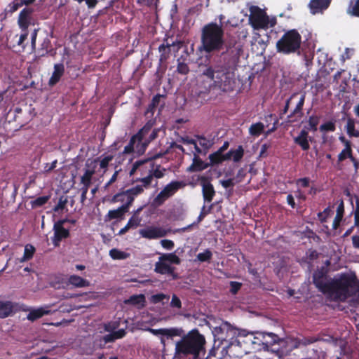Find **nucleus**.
Returning a JSON list of instances; mask_svg holds the SVG:
<instances>
[{
    "label": "nucleus",
    "mask_w": 359,
    "mask_h": 359,
    "mask_svg": "<svg viewBox=\"0 0 359 359\" xmlns=\"http://www.w3.org/2000/svg\"><path fill=\"white\" fill-rule=\"evenodd\" d=\"M243 53V46L235 43L226 47L220 57L214 63L200 65L201 76L210 82V88L222 92H231L234 89L236 63Z\"/></svg>",
    "instance_id": "f257e3e1"
},
{
    "label": "nucleus",
    "mask_w": 359,
    "mask_h": 359,
    "mask_svg": "<svg viewBox=\"0 0 359 359\" xmlns=\"http://www.w3.org/2000/svg\"><path fill=\"white\" fill-rule=\"evenodd\" d=\"M327 297L337 302H346L350 299L352 304L359 305V280L355 273H341L330 278Z\"/></svg>",
    "instance_id": "f03ea898"
},
{
    "label": "nucleus",
    "mask_w": 359,
    "mask_h": 359,
    "mask_svg": "<svg viewBox=\"0 0 359 359\" xmlns=\"http://www.w3.org/2000/svg\"><path fill=\"white\" fill-rule=\"evenodd\" d=\"M225 43L224 29L222 25L209 22L201 29L199 50L206 53L219 52Z\"/></svg>",
    "instance_id": "7ed1b4c3"
},
{
    "label": "nucleus",
    "mask_w": 359,
    "mask_h": 359,
    "mask_svg": "<svg viewBox=\"0 0 359 359\" xmlns=\"http://www.w3.org/2000/svg\"><path fill=\"white\" fill-rule=\"evenodd\" d=\"M205 337L198 329H193L176 343L175 354L182 356L192 355L198 358L200 353L205 351Z\"/></svg>",
    "instance_id": "20e7f679"
},
{
    "label": "nucleus",
    "mask_w": 359,
    "mask_h": 359,
    "mask_svg": "<svg viewBox=\"0 0 359 359\" xmlns=\"http://www.w3.org/2000/svg\"><path fill=\"white\" fill-rule=\"evenodd\" d=\"M302 36L295 29H290L284 33L276 43L278 53L284 55L300 54Z\"/></svg>",
    "instance_id": "39448f33"
},
{
    "label": "nucleus",
    "mask_w": 359,
    "mask_h": 359,
    "mask_svg": "<svg viewBox=\"0 0 359 359\" xmlns=\"http://www.w3.org/2000/svg\"><path fill=\"white\" fill-rule=\"evenodd\" d=\"M249 20L252 27L257 30L267 29L269 25V18L266 12L259 6H253L250 8Z\"/></svg>",
    "instance_id": "423d86ee"
},
{
    "label": "nucleus",
    "mask_w": 359,
    "mask_h": 359,
    "mask_svg": "<svg viewBox=\"0 0 359 359\" xmlns=\"http://www.w3.org/2000/svg\"><path fill=\"white\" fill-rule=\"evenodd\" d=\"M140 189L137 187H132L127 190L120 191L113 196L111 203H122V207H126L129 210L132 205L135 198L139 196Z\"/></svg>",
    "instance_id": "0eeeda50"
},
{
    "label": "nucleus",
    "mask_w": 359,
    "mask_h": 359,
    "mask_svg": "<svg viewBox=\"0 0 359 359\" xmlns=\"http://www.w3.org/2000/svg\"><path fill=\"white\" fill-rule=\"evenodd\" d=\"M185 184L181 181H172L168 184L155 197L154 202L157 205H162L168 198L173 196Z\"/></svg>",
    "instance_id": "6e6552de"
},
{
    "label": "nucleus",
    "mask_w": 359,
    "mask_h": 359,
    "mask_svg": "<svg viewBox=\"0 0 359 359\" xmlns=\"http://www.w3.org/2000/svg\"><path fill=\"white\" fill-rule=\"evenodd\" d=\"M161 156V154H155L151 157L144 159L136 161L132 166L129 172L130 176H133L136 172H140L141 177L146 176L149 173L150 169V163H153V160Z\"/></svg>",
    "instance_id": "1a4fd4ad"
},
{
    "label": "nucleus",
    "mask_w": 359,
    "mask_h": 359,
    "mask_svg": "<svg viewBox=\"0 0 359 359\" xmlns=\"http://www.w3.org/2000/svg\"><path fill=\"white\" fill-rule=\"evenodd\" d=\"M67 221H69L68 219H59L53 225L54 236L52 238V242L55 247L59 246L60 242L70 235L69 230L63 226Z\"/></svg>",
    "instance_id": "9d476101"
},
{
    "label": "nucleus",
    "mask_w": 359,
    "mask_h": 359,
    "mask_svg": "<svg viewBox=\"0 0 359 359\" xmlns=\"http://www.w3.org/2000/svg\"><path fill=\"white\" fill-rule=\"evenodd\" d=\"M313 283L319 292L326 295L330 287V279L323 270H317L313 273Z\"/></svg>",
    "instance_id": "9b49d317"
},
{
    "label": "nucleus",
    "mask_w": 359,
    "mask_h": 359,
    "mask_svg": "<svg viewBox=\"0 0 359 359\" xmlns=\"http://www.w3.org/2000/svg\"><path fill=\"white\" fill-rule=\"evenodd\" d=\"M313 283L319 292L326 295L330 287V279L323 270H317L313 273Z\"/></svg>",
    "instance_id": "f8f14e48"
},
{
    "label": "nucleus",
    "mask_w": 359,
    "mask_h": 359,
    "mask_svg": "<svg viewBox=\"0 0 359 359\" xmlns=\"http://www.w3.org/2000/svg\"><path fill=\"white\" fill-rule=\"evenodd\" d=\"M142 237L147 239H156L167 235L168 231L160 226H148L139 231Z\"/></svg>",
    "instance_id": "ddd939ff"
},
{
    "label": "nucleus",
    "mask_w": 359,
    "mask_h": 359,
    "mask_svg": "<svg viewBox=\"0 0 359 359\" xmlns=\"http://www.w3.org/2000/svg\"><path fill=\"white\" fill-rule=\"evenodd\" d=\"M200 184L202 187L203 197L205 201L211 202L215 196V191L213 185L210 183V179L205 176L198 177Z\"/></svg>",
    "instance_id": "4468645a"
},
{
    "label": "nucleus",
    "mask_w": 359,
    "mask_h": 359,
    "mask_svg": "<svg viewBox=\"0 0 359 359\" xmlns=\"http://www.w3.org/2000/svg\"><path fill=\"white\" fill-rule=\"evenodd\" d=\"M306 95L303 93L300 95L299 100L294 110L287 115V121L288 123H294L299 121L303 116V107L305 102Z\"/></svg>",
    "instance_id": "2eb2a0df"
},
{
    "label": "nucleus",
    "mask_w": 359,
    "mask_h": 359,
    "mask_svg": "<svg viewBox=\"0 0 359 359\" xmlns=\"http://www.w3.org/2000/svg\"><path fill=\"white\" fill-rule=\"evenodd\" d=\"M175 268L174 266H170L165 261H161L159 259L158 261L155 264L154 271L156 273L161 275H169L172 278L173 280L178 278V275L177 273H175Z\"/></svg>",
    "instance_id": "dca6fc26"
},
{
    "label": "nucleus",
    "mask_w": 359,
    "mask_h": 359,
    "mask_svg": "<svg viewBox=\"0 0 359 359\" xmlns=\"http://www.w3.org/2000/svg\"><path fill=\"white\" fill-rule=\"evenodd\" d=\"M148 330L155 336L163 335L166 336L167 337H181L183 334L182 329L176 327L160 329L149 328Z\"/></svg>",
    "instance_id": "f3484780"
},
{
    "label": "nucleus",
    "mask_w": 359,
    "mask_h": 359,
    "mask_svg": "<svg viewBox=\"0 0 359 359\" xmlns=\"http://www.w3.org/2000/svg\"><path fill=\"white\" fill-rule=\"evenodd\" d=\"M34 12L31 8H25L19 13L18 24L21 30H27L30 25V16Z\"/></svg>",
    "instance_id": "a211bd4d"
},
{
    "label": "nucleus",
    "mask_w": 359,
    "mask_h": 359,
    "mask_svg": "<svg viewBox=\"0 0 359 359\" xmlns=\"http://www.w3.org/2000/svg\"><path fill=\"white\" fill-rule=\"evenodd\" d=\"M330 3L331 0H311L309 6L311 13L316 14L326 10Z\"/></svg>",
    "instance_id": "6ab92c4d"
},
{
    "label": "nucleus",
    "mask_w": 359,
    "mask_h": 359,
    "mask_svg": "<svg viewBox=\"0 0 359 359\" xmlns=\"http://www.w3.org/2000/svg\"><path fill=\"white\" fill-rule=\"evenodd\" d=\"M294 142L299 146L303 151H308L310 149L309 142V131L303 129L299 134L294 138Z\"/></svg>",
    "instance_id": "aec40b11"
},
{
    "label": "nucleus",
    "mask_w": 359,
    "mask_h": 359,
    "mask_svg": "<svg viewBox=\"0 0 359 359\" xmlns=\"http://www.w3.org/2000/svg\"><path fill=\"white\" fill-rule=\"evenodd\" d=\"M65 73V66L62 63H57L54 65V70L48 81V85L50 86H53L57 84L61 77L63 76Z\"/></svg>",
    "instance_id": "412c9836"
},
{
    "label": "nucleus",
    "mask_w": 359,
    "mask_h": 359,
    "mask_svg": "<svg viewBox=\"0 0 359 359\" xmlns=\"http://www.w3.org/2000/svg\"><path fill=\"white\" fill-rule=\"evenodd\" d=\"M208 166V163H205L197 154H194L193 162L187 168V172H194L205 170Z\"/></svg>",
    "instance_id": "4be33fe9"
},
{
    "label": "nucleus",
    "mask_w": 359,
    "mask_h": 359,
    "mask_svg": "<svg viewBox=\"0 0 359 359\" xmlns=\"http://www.w3.org/2000/svg\"><path fill=\"white\" fill-rule=\"evenodd\" d=\"M151 129V126L149 123H147L142 129L138 131L137 134L131 137L128 144L134 147L136 141L142 142L145 136L150 132Z\"/></svg>",
    "instance_id": "5701e85b"
},
{
    "label": "nucleus",
    "mask_w": 359,
    "mask_h": 359,
    "mask_svg": "<svg viewBox=\"0 0 359 359\" xmlns=\"http://www.w3.org/2000/svg\"><path fill=\"white\" fill-rule=\"evenodd\" d=\"M153 180L151 179V176L149 174L146 176L137 177L133 180L134 182H140V184H137L134 187H137L140 189V191L139 193V196L143 194L144 189H148L151 187Z\"/></svg>",
    "instance_id": "b1692460"
},
{
    "label": "nucleus",
    "mask_w": 359,
    "mask_h": 359,
    "mask_svg": "<svg viewBox=\"0 0 359 359\" xmlns=\"http://www.w3.org/2000/svg\"><path fill=\"white\" fill-rule=\"evenodd\" d=\"M128 211L126 207L120 206L116 210H110L106 215L104 221L108 222L114 219H122L126 212Z\"/></svg>",
    "instance_id": "393cba45"
},
{
    "label": "nucleus",
    "mask_w": 359,
    "mask_h": 359,
    "mask_svg": "<svg viewBox=\"0 0 359 359\" xmlns=\"http://www.w3.org/2000/svg\"><path fill=\"white\" fill-rule=\"evenodd\" d=\"M95 173V166L92 169H86L83 175L81 177V184H82L81 188L89 189L92 184L93 177Z\"/></svg>",
    "instance_id": "a878e982"
},
{
    "label": "nucleus",
    "mask_w": 359,
    "mask_h": 359,
    "mask_svg": "<svg viewBox=\"0 0 359 359\" xmlns=\"http://www.w3.org/2000/svg\"><path fill=\"white\" fill-rule=\"evenodd\" d=\"M145 296L142 294H134L125 301L126 304L137 306L138 309H142L145 306Z\"/></svg>",
    "instance_id": "bb28decb"
},
{
    "label": "nucleus",
    "mask_w": 359,
    "mask_h": 359,
    "mask_svg": "<svg viewBox=\"0 0 359 359\" xmlns=\"http://www.w3.org/2000/svg\"><path fill=\"white\" fill-rule=\"evenodd\" d=\"M68 283L76 287H85L90 285V282L77 275H71L68 278Z\"/></svg>",
    "instance_id": "cd10ccee"
},
{
    "label": "nucleus",
    "mask_w": 359,
    "mask_h": 359,
    "mask_svg": "<svg viewBox=\"0 0 359 359\" xmlns=\"http://www.w3.org/2000/svg\"><path fill=\"white\" fill-rule=\"evenodd\" d=\"M165 169L162 168L161 165H155L154 162L150 163V169L149 170V175L151 176V179L154 178L161 179L165 175Z\"/></svg>",
    "instance_id": "c85d7f7f"
},
{
    "label": "nucleus",
    "mask_w": 359,
    "mask_h": 359,
    "mask_svg": "<svg viewBox=\"0 0 359 359\" xmlns=\"http://www.w3.org/2000/svg\"><path fill=\"white\" fill-rule=\"evenodd\" d=\"M175 43H172V44H170L168 43H162L158 47V51L160 53L159 56V60L161 62H165L170 57V47L172 46H174Z\"/></svg>",
    "instance_id": "c756f323"
},
{
    "label": "nucleus",
    "mask_w": 359,
    "mask_h": 359,
    "mask_svg": "<svg viewBox=\"0 0 359 359\" xmlns=\"http://www.w3.org/2000/svg\"><path fill=\"white\" fill-rule=\"evenodd\" d=\"M13 310V303L10 301L0 302V318L9 316Z\"/></svg>",
    "instance_id": "7c9ffc66"
},
{
    "label": "nucleus",
    "mask_w": 359,
    "mask_h": 359,
    "mask_svg": "<svg viewBox=\"0 0 359 359\" xmlns=\"http://www.w3.org/2000/svg\"><path fill=\"white\" fill-rule=\"evenodd\" d=\"M161 261H165L166 263L170 264L179 265L181 263L180 258L175 253H165L159 257Z\"/></svg>",
    "instance_id": "2f4dec72"
},
{
    "label": "nucleus",
    "mask_w": 359,
    "mask_h": 359,
    "mask_svg": "<svg viewBox=\"0 0 359 359\" xmlns=\"http://www.w3.org/2000/svg\"><path fill=\"white\" fill-rule=\"evenodd\" d=\"M165 97V95L161 94H156V95H154L151 100V103L148 105L146 114H151V115H153L156 109L160 104L161 99Z\"/></svg>",
    "instance_id": "473e14b6"
},
{
    "label": "nucleus",
    "mask_w": 359,
    "mask_h": 359,
    "mask_svg": "<svg viewBox=\"0 0 359 359\" xmlns=\"http://www.w3.org/2000/svg\"><path fill=\"white\" fill-rule=\"evenodd\" d=\"M49 313L48 311L44 310L42 308H39L37 309H34L29 311V313L27 315V319L32 322L35 321L41 317H43L44 315H46Z\"/></svg>",
    "instance_id": "72a5a7b5"
},
{
    "label": "nucleus",
    "mask_w": 359,
    "mask_h": 359,
    "mask_svg": "<svg viewBox=\"0 0 359 359\" xmlns=\"http://www.w3.org/2000/svg\"><path fill=\"white\" fill-rule=\"evenodd\" d=\"M35 251L36 249L32 245L27 244L25 246L24 255L20 259V262L22 263L32 259L35 253Z\"/></svg>",
    "instance_id": "f704fd0d"
},
{
    "label": "nucleus",
    "mask_w": 359,
    "mask_h": 359,
    "mask_svg": "<svg viewBox=\"0 0 359 359\" xmlns=\"http://www.w3.org/2000/svg\"><path fill=\"white\" fill-rule=\"evenodd\" d=\"M110 257L114 260L126 259L130 257V254L116 248H113L109 250Z\"/></svg>",
    "instance_id": "c9c22d12"
},
{
    "label": "nucleus",
    "mask_w": 359,
    "mask_h": 359,
    "mask_svg": "<svg viewBox=\"0 0 359 359\" xmlns=\"http://www.w3.org/2000/svg\"><path fill=\"white\" fill-rule=\"evenodd\" d=\"M198 140V144L199 146L203 149V154H206L208 151L211 148L212 146V142L211 140L207 139L203 135H197L196 136Z\"/></svg>",
    "instance_id": "e433bc0d"
},
{
    "label": "nucleus",
    "mask_w": 359,
    "mask_h": 359,
    "mask_svg": "<svg viewBox=\"0 0 359 359\" xmlns=\"http://www.w3.org/2000/svg\"><path fill=\"white\" fill-rule=\"evenodd\" d=\"M355 120L352 118H348L346 126V133L351 137H358L359 132L355 128Z\"/></svg>",
    "instance_id": "4c0bfd02"
},
{
    "label": "nucleus",
    "mask_w": 359,
    "mask_h": 359,
    "mask_svg": "<svg viewBox=\"0 0 359 359\" xmlns=\"http://www.w3.org/2000/svg\"><path fill=\"white\" fill-rule=\"evenodd\" d=\"M264 125L261 122H258L250 126L249 132L251 135L258 137L264 132Z\"/></svg>",
    "instance_id": "58836bf2"
},
{
    "label": "nucleus",
    "mask_w": 359,
    "mask_h": 359,
    "mask_svg": "<svg viewBox=\"0 0 359 359\" xmlns=\"http://www.w3.org/2000/svg\"><path fill=\"white\" fill-rule=\"evenodd\" d=\"M353 154V149L352 146H347L345 147L341 151L339 154L337 158V161L339 163L343 162L347 158H349L351 157V155Z\"/></svg>",
    "instance_id": "ea45409f"
},
{
    "label": "nucleus",
    "mask_w": 359,
    "mask_h": 359,
    "mask_svg": "<svg viewBox=\"0 0 359 359\" xmlns=\"http://www.w3.org/2000/svg\"><path fill=\"white\" fill-rule=\"evenodd\" d=\"M320 118L318 116L312 115L309 117L308 123L309 127H305L304 129L316 132L318 130V125L319 123Z\"/></svg>",
    "instance_id": "a19ab883"
},
{
    "label": "nucleus",
    "mask_w": 359,
    "mask_h": 359,
    "mask_svg": "<svg viewBox=\"0 0 359 359\" xmlns=\"http://www.w3.org/2000/svg\"><path fill=\"white\" fill-rule=\"evenodd\" d=\"M142 208H139L136 212L132 215V217L129 219L127 224H128V226H130L132 229H136L138 226L140 225L141 222V218L139 217L137 213L141 211Z\"/></svg>",
    "instance_id": "79ce46f5"
},
{
    "label": "nucleus",
    "mask_w": 359,
    "mask_h": 359,
    "mask_svg": "<svg viewBox=\"0 0 359 359\" xmlns=\"http://www.w3.org/2000/svg\"><path fill=\"white\" fill-rule=\"evenodd\" d=\"M333 211L330 206L327 207L323 212L318 213V218L321 223L327 222V219L332 215Z\"/></svg>",
    "instance_id": "37998d69"
},
{
    "label": "nucleus",
    "mask_w": 359,
    "mask_h": 359,
    "mask_svg": "<svg viewBox=\"0 0 359 359\" xmlns=\"http://www.w3.org/2000/svg\"><path fill=\"white\" fill-rule=\"evenodd\" d=\"M348 13L351 15L359 17V0H351L348 8Z\"/></svg>",
    "instance_id": "c03bdc74"
},
{
    "label": "nucleus",
    "mask_w": 359,
    "mask_h": 359,
    "mask_svg": "<svg viewBox=\"0 0 359 359\" xmlns=\"http://www.w3.org/2000/svg\"><path fill=\"white\" fill-rule=\"evenodd\" d=\"M50 199V196H43L36 198L35 200L31 201L32 208L41 207L45 205Z\"/></svg>",
    "instance_id": "a18cd8bd"
},
{
    "label": "nucleus",
    "mask_w": 359,
    "mask_h": 359,
    "mask_svg": "<svg viewBox=\"0 0 359 359\" xmlns=\"http://www.w3.org/2000/svg\"><path fill=\"white\" fill-rule=\"evenodd\" d=\"M232 151V158L234 162H239L244 155V149L241 145L238 146L236 149H231Z\"/></svg>",
    "instance_id": "49530a36"
},
{
    "label": "nucleus",
    "mask_w": 359,
    "mask_h": 359,
    "mask_svg": "<svg viewBox=\"0 0 359 359\" xmlns=\"http://www.w3.org/2000/svg\"><path fill=\"white\" fill-rule=\"evenodd\" d=\"M212 253L209 249H206L204 252H200L196 257L201 262H210L212 259Z\"/></svg>",
    "instance_id": "de8ad7c7"
},
{
    "label": "nucleus",
    "mask_w": 359,
    "mask_h": 359,
    "mask_svg": "<svg viewBox=\"0 0 359 359\" xmlns=\"http://www.w3.org/2000/svg\"><path fill=\"white\" fill-rule=\"evenodd\" d=\"M209 160L212 165H219L223 162L222 154L215 151L209 155Z\"/></svg>",
    "instance_id": "09e8293b"
},
{
    "label": "nucleus",
    "mask_w": 359,
    "mask_h": 359,
    "mask_svg": "<svg viewBox=\"0 0 359 359\" xmlns=\"http://www.w3.org/2000/svg\"><path fill=\"white\" fill-rule=\"evenodd\" d=\"M159 131H160L159 128H154L151 131V133L149 135L148 139L146 140V141L142 143V152L144 151V150H145L146 147H147V145L149 144V143L150 142L153 141L154 140H155L158 137V134Z\"/></svg>",
    "instance_id": "8fccbe9b"
},
{
    "label": "nucleus",
    "mask_w": 359,
    "mask_h": 359,
    "mask_svg": "<svg viewBox=\"0 0 359 359\" xmlns=\"http://www.w3.org/2000/svg\"><path fill=\"white\" fill-rule=\"evenodd\" d=\"M319 129L323 133L334 132L336 130V126L334 122L327 121L320 125Z\"/></svg>",
    "instance_id": "3c124183"
},
{
    "label": "nucleus",
    "mask_w": 359,
    "mask_h": 359,
    "mask_svg": "<svg viewBox=\"0 0 359 359\" xmlns=\"http://www.w3.org/2000/svg\"><path fill=\"white\" fill-rule=\"evenodd\" d=\"M354 198L355 201V207L353 211L354 216V226H359V196L355 195Z\"/></svg>",
    "instance_id": "603ef678"
},
{
    "label": "nucleus",
    "mask_w": 359,
    "mask_h": 359,
    "mask_svg": "<svg viewBox=\"0 0 359 359\" xmlns=\"http://www.w3.org/2000/svg\"><path fill=\"white\" fill-rule=\"evenodd\" d=\"M22 6V4L20 1V0H14L13 2L10 3L8 5L6 11L10 13H13Z\"/></svg>",
    "instance_id": "864d4df0"
},
{
    "label": "nucleus",
    "mask_w": 359,
    "mask_h": 359,
    "mask_svg": "<svg viewBox=\"0 0 359 359\" xmlns=\"http://www.w3.org/2000/svg\"><path fill=\"white\" fill-rule=\"evenodd\" d=\"M11 113L13 114V121H18L19 122V123H21L22 119L20 115L22 113V109L19 107H16L13 109V110H10V111L8 112V115L11 114Z\"/></svg>",
    "instance_id": "5fc2aeb1"
},
{
    "label": "nucleus",
    "mask_w": 359,
    "mask_h": 359,
    "mask_svg": "<svg viewBox=\"0 0 359 359\" xmlns=\"http://www.w3.org/2000/svg\"><path fill=\"white\" fill-rule=\"evenodd\" d=\"M265 121L267 123L273 121V127L269 130V133L273 132L277 129V125L278 123V120L276 118L275 115L271 114L266 116Z\"/></svg>",
    "instance_id": "6e6d98bb"
},
{
    "label": "nucleus",
    "mask_w": 359,
    "mask_h": 359,
    "mask_svg": "<svg viewBox=\"0 0 359 359\" xmlns=\"http://www.w3.org/2000/svg\"><path fill=\"white\" fill-rule=\"evenodd\" d=\"M189 67L187 64L179 62L177 67V72L183 75H187L189 72Z\"/></svg>",
    "instance_id": "4d7b16f0"
},
{
    "label": "nucleus",
    "mask_w": 359,
    "mask_h": 359,
    "mask_svg": "<svg viewBox=\"0 0 359 359\" xmlns=\"http://www.w3.org/2000/svg\"><path fill=\"white\" fill-rule=\"evenodd\" d=\"M168 298H169V297L164 294L163 293H158V294H153L151 297V302L153 304H158V303L163 302L165 299H168Z\"/></svg>",
    "instance_id": "13d9d810"
},
{
    "label": "nucleus",
    "mask_w": 359,
    "mask_h": 359,
    "mask_svg": "<svg viewBox=\"0 0 359 359\" xmlns=\"http://www.w3.org/2000/svg\"><path fill=\"white\" fill-rule=\"evenodd\" d=\"M22 33L19 36L18 41L17 42V44L19 46H21L22 50L25 48L26 45L25 44V41L27 40V36H28V31L27 30H22Z\"/></svg>",
    "instance_id": "bf43d9fd"
},
{
    "label": "nucleus",
    "mask_w": 359,
    "mask_h": 359,
    "mask_svg": "<svg viewBox=\"0 0 359 359\" xmlns=\"http://www.w3.org/2000/svg\"><path fill=\"white\" fill-rule=\"evenodd\" d=\"M242 283L236 281L230 282V292L232 294H236L241 290Z\"/></svg>",
    "instance_id": "052dcab7"
},
{
    "label": "nucleus",
    "mask_w": 359,
    "mask_h": 359,
    "mask_svg": "<svg viewBox=\"0 0 359 359\" xmlns=\"http://www.w3.org/2000/svg\"><path fill=\"white\" fill-rule=\"evenodd\" d=\"M114 156L112 155H109L104 157L100 162V167L102 169H106L109 166V163L112 161Z\"/></svg>",
    "instance_id": "680f3d73"
},
{
    "label": "nucleus",
    "mask_w": 359,
    "mask_h": 359,
    "mask_svg": "<svg viewBox=\"0 0 359 359\" xmlns=\"http://www.w3.org/2000/svg\"><path fill=\"white\" fill-rule=\"evenodd\" d=\"M231 329L230 323L225 322L221 326L215 327V330L217 334H223L224 330H229Z\"/></svg>",
    "instance_id": "e2e57ef3"
},
{
    "label": "nucleus",
    "mask_w": 359,
    "mask_h": 359,
    "mask_svg": "<svg viewBox=\"0 0 359 359\" xmlns=\"http://www.w3.org/2000/svg\"><path fill=\"white\" fill-rule=\"evenodd\" d=\"M161 244L163 248H165L166 250H172L175 246L174 242L172 241L168 240V239L161 240Z\"/></svg>",
    "instance_id": "0e129e2a"
},
{
    "label": "nucleus",
    "mask_w": 359,
    "mask_h": 359,
    "mask_svg": "<svg viewBox=\"0 0 359 359\" xmlns=\"http://www.w3.org/2000/svg\"><path fill=\"white\" fill-rule=\"evenodd\" d=\"M170 306L173 308L180 309L182 307L181 300L177 295L173 294L172 297Z\"/></svg>",
    "instance_id": "69168bd1"
},
{
    "label": "nucleus",
    "mask_w": 359,
    "mask_h": 359,
    "mask_svg": "<svg viewBox=\"0 0 359 359\" xmlns=\"http://www.w3.org/2000/svg\"><path fill=\"white\" fill-rule=\"evenodd\" d=\"M298 93H293L290 97V98H288L286 102H285V105L284 107V108L282 110V112H281V114H285L288 109H289V107H290V102L294 99L295 97H297L298 96Z\"/></svg>",
    "instance_id": "338daca9"
},
{
    "label": "nucleus",
    "mask_w": 359,
    "mask_h": 359,
    "mask_svg": "<svg viewBox=\"0 0 359 359\" xmlns=\"http://www.w3.org/2000/svg\"><path fill=\"white\" fill-rule=\"evenodd\" d=\"M307 258L310 261H313L315 259H317L319 257V253L316 250L310 249L306 252Z\"/></svg>",
    "instance_id": "774afa93"
}]
</instances>
